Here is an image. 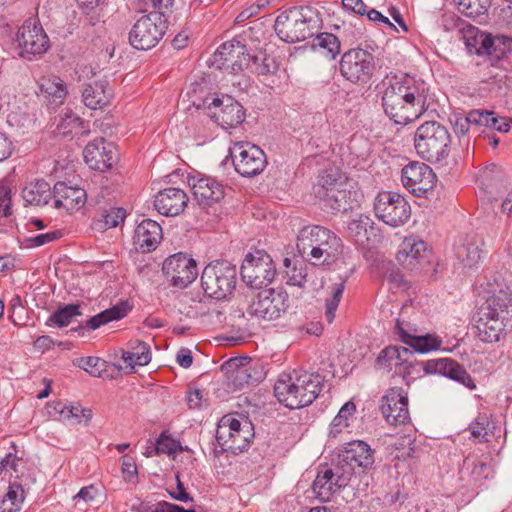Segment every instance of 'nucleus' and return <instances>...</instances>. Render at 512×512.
Returning <instances> with one entry per match:
<instances>
[{"label":"nucleus","mask_w":512,"mask_h":512,"mask_svg":"<svg viewBox=\"0 0 512 512\" xmlns=\"http://www.w3.org/2000/svg\"><path fill=\"white\" fill-rule=\"evenodd\" d=\"M382 86L384 113L395 124L411 123L429 108V86L420 78L408 74L387 76Z\"/></svg>","instance_id":"nucleus-1"},{"label":"nucleus","mask_w":512,"mask_h":512,"mask_svg":"<svg viewBox=\"0 0 512 512\" xmlns=\"http://www.w3.org/2000/svg\"><path fill=\"white\" fill-rule=\"evenodd\" d=\"M512 321V292L500 290L480 307L476 319L478 338L485 343L499 342Z\"/></svg>","instance_id":"nucleus-2"},{"label":"nucleus","mask_w":512,"mask_h":512,"mask_svg":"<svg viewBox=\"0 0 512 512\" xmlns=\"http://www.w3.org/2000/svg\"><path fill=\"white\" fill-rule=\"evenodd\" d=\"M319 374L293 371L281 374L274 385L277 400L289 409L309 406L318 397L322 388Z\"/></svg>","instance_id":"nucleus-3"},{"label":"nucleus","mask_w":512,"mask_h":512,"mask_svg":"<svg viewBox=\"0 0 512 512\" xmlns=\"http://www.w3.org/2000/svg\"><path fill=\"white\" fill-rule=\"evenodd\" d=\"M296 248L303 259L313 264L325 263L342 253V240L325 227L308 225L298 232Z\"/></svg>","instance_id":"nucleus-4"},{"label":"nucleus","mask_w":512,"mask_h":512,"mask_svg":"<svg viewBox=\"0 0 512 512\" xmlns=\"http://www.w3.org/2000/svg\"><path fill=\"white\" fill-rule=\"evenodd\" d=\"M450 142L447 128L436 121L423 123L414 135L417 154L429 162H439L446 158L449 154Z\"/></svg>","instance_id":"nucleus-5"},{"label":"nucleus","mask_w":512,"mask_h":512,"mask_svg":"<svg viewBox=\"0 0 512 512\" xmlns=\"http://www.w3.org/2000/svg\"><path fill=\"white\" fill-rule=\"evenodd\" d=\"M237 284L236 266L228 261H215L202 271L201 286L206 295L217 300L232 294Z\"/></svg>","instance_id":"nucleus-6"},{"label":"nucleus","mask_w":512,"mask_h":512,"mask_svg":"<svg viewBox=\"0 0 512 512\" xmlns=\"http://www.w3.org/2000/svg\"><path fill=\"white\" fill-rule=\"evenodd\" d=\"M253 436L252 423L247 419L240 421L232 415L223 416L216 429V441L221 452H243L249 447Z\"/></svg>","instance_id":"nucleus-7"},{"label":"nucleus","mask_w":512,"mask_h":512,"mask_svg":"<svg viewBox=\"0 0 512 512\" xmlns=\"http://www.w3.org/2000/svg\"><path fill=\"white\" fill-rule=\"evenodd\" d=\"M312 13L310 7H291L281 12L274 24L276 35L284 42L296 43L303 41L312 35L310 28Z\"/></svg>","instance_id":"nucleus-8"},{"label":"nucleus","mask_w":512,"mask_h":512,"mask_svg":"<svg viewBox=\"0 0 512 512\" xmlns=\"http://www.w3.org/2000/svg\"><path fill=\"white\" fill-rule=\"evenodd\" d=\"M167 20L162 12H151L140 17L129 32V43L137 50L155 47L165 35Z\"/></svg>","instance_id":"nucleus-9"},{"label":"nucleus","mask_w":512,"mask_h":512,"mask_svg":"<svg viewBox=\"0 0 512 512\" xmlns=\"http://www.w3.org/2000/svg\"><path fill=\"white\" fill-rule=\"evenodd\" d=\"M288 307V294L281 290L264 289L248 303L246 313L258 320L273 321L281 317Z\"/></svg>","instance_id":"nucleus-10"},{"label":"nucleus","mask_w":512,"mask_h":512,"mask_svg":"<svg viewBox=\"0 0 512 512\" xmlns=\"http://www.w3.org/2000/svg\"><path fill=\"white\" fill-rule=\"evenodd\" d=\"M376 217L391 227L404 225L411 216V208L406 199L398 193L382 191L374 201Z\"/></svg>","instance_id":"nucleus-11"},{"label":"nucleus","mask_w":512,"mask_h":512,"mask_svg":"<svg viewBox=\"0 0 512 512\" xmlns=\"http://www.w3.org/2000/svg\"><path fill=\"white\" fill-rule=\"evenodd\" d=\"M276 268L269 254L257 250L248 254L241 266V277L251 288L261 289L274 279Z\"/></svg>","instance_id":"nucleus-12"},{"label":"nucleus","mask_w":512,"mask_h":512,"mask_svg":"<svg viewBox=\"0 0 512 512\" xmlns=\"http://www.w3.org/2000/svg\"><path fill=\"white\" fill-rule=\"evenodd\" d=\"M235 171L243 177H254L267 165L264 151L249 142H237L230 148Z\"/></svg>","instance_id":"nucleus-13"},{"label":"nucleus","mask_w":512,"mask_h":512,"mask_svg":"<svg viewBox=\"0 0 512 512\" xmlns=\"http://www.w3.org/2000/svg\"><path fill=\"white\" fill-rule=\"evenodd\" d=\"M374 69V56L364 49H351L342 55L341 74L352 83H366Z\"/></svg>","instance_id":"nucleus-14"},{"label":"nucleus","mask_w":512,"mask_h":512,"mask_svg":"<svg viewBox=\"0 0 512 512\" xmlns=\"http://www.w3.org/2000/svg\"><path fill=\"white\" fill-rule=\"evenodd\" d=\"M17 42L21 49L20 56L31 60L32 56L45 53L49 47V39L36 19H28L17 32Z\"/></svg>","instance_id":"nucleus-15"},{"label":"nucleus","mask_w":512,"mask_h":512,"mask_svg":"<svg viewBox=\"0 0 512 512\" xmlns=\"http://www.w3.org/2000/svg\"><path fill=\"white\" fill-rule=\"evenodd\" d=\"M162 271L167 281L180 289L186 288L198 275L195 260L184 253L168 257L163 263Z\"/></svg>","instance_id":"nucleus-16"},{"label":"nucleus","mask_w":512,"mask_h":512,"mask_svg":"<svg viewBox=\"0 0 512 512\" xmlns=\"http://www.w3.org/2000/svg\"><path fill=\"white\" fill-rule=\"evenodd\" d=\"M250 54L246 46L233 39L223 43L213 54L212 64L220 70L238 74L249 66Z\"/></svg>","instance_id":"nucleus-17"},{"label":"nucleus","mask_w":512,"mask_h":512,"mask_svg":"<svg viewBox=\"0 0 512 512\" xmlns=\"http://www.w3.org/2000/svg\"><path fill=\"white\" fill-rule=\"evenodd\" d=\"M403 186L416 197H424L436 183L433 170L425 163L411 162L401 171Z\"/></svg>","instance_id":"nucleus-18"},{"label":"nucleus","mask_w":512,"mask_h":512,"mask_svg":"<svg viewBox=\"0 0 512 512\" xmlns=\"http://www.w3.org/2000/svg\"><path fill=\"white\" fill-rule=\"evenodd\" d=\"M350 471H342L341 467L320 470L312 484V493L321 502H327L341 488L348 485Z\"/></svg>","instance_id":"nucleus-19"},{"label":"nucleus","mask_w":512,"mask_h":512,"mask_svg":"<svg viewBox=\"0 0 512 512\" xmlns=\"http://www.w3.org/2000/svg\"><path fill=\"white\" fill-rule=\"evenodd\" d=\"M374 464V451L364 441H352L338 455L337 466L342 471H350L351 479L356 468L369 469Z\"/></svg>","instance_id":"nucleus-20"},{"label":"nucleus","mask_w":512,"mask_h":512,"mask_svg":"<svg viewBox=\"0 0 512 512\" xmlns=\"http://www.w3.org/2000/svg\"><path fill=\"white\" fill-rule=\"evenodd\" d=\"M380 410L391 425H402L410 421L407 393L398 387L387 390L381 398Z\"/></svg>","instance_id":"nucleus-21"},{"label":"nucleus","mask_w":512,"mask_h":512,"mask_svg":"<svg viewBox=\"0 0 512 512\" xmlns=\"http://www.w3.org/2000/svg\"><path fill=\"white\" fill-rule=\"evenodd\" d=\"M83 157L91 169L104 172L116 163L117 150L113 143L104 138H98L86 145Z\"/></svg>","instance_id":"nucleus-22"},{"label":"nucleus","mask_w":512,"mask_h":512,"mask_svg":"<svg viewBox=\"0 0 512 512\" xmlns=\"http://www.w3.org/2000/svg\"><path fill=\"white\" fill-rule=\"evenodd\" d=\"M208 108L223 129L236 127L245 119L243 106L229 96L222 99L214 98Z\"/></svg>","instance_id":"nucleus-23"},{"label":"nucleus","mask_w":512,"mask_h":512,"mask_svg":"<svg viewBox=\"0 0 512 512\" xmlns=\"http://www.w3.org/2000/svg\"><path fill=\"white\" fill-rule=\"evenodd\" d=\"M426 374H440L459 382L470 390L476 385L470 374L457 361L451 358L431 359L422 363Z\"/></svg>","instance_id":"nucleus-24"},{"label":"nucleus","mask_w":512,"mask_h":512,"mask_svg":"<svg viewBox=\"0 0 512 512\" xmlns=\"http://www.w3.org/2000/svg\"><path fill=\"white\" fill-rule=\"evenodd\" d=\"M187 203V194L184 190L176 187L163 189L154 198L155 209L164 216H177L181 214Z\"/></svg>","instance_id":"nucleus-25"},{"label":"nucleus","mask_w":512,"mask_h":512,"mask_svg":"<svg viewBox=\"0 0 512 512\" xmlns=\"http://www.w3.org/2000/svg\"><path fill=\"white\" fill-rule=\"evenodd\" d=\"M315 194L324 200L325 205L334 212H347L359 205V193L340 184L337 188H329V192L315 191Z\"/></svg>","instance_id":"nucleus-26"},{"label":"nucleus","mask_w":512,"mask_h":512,"mask_svg":"<svg viewBox=\"0 0 512 512\" xmlns=\"http://www.w3.org/2000/svg\"><path fill=\"white\" fill-rule=\"evenodd\" d=\"M191 189L194 199L200 206H210L224 197V187L212 177H200L193 180Z\"/></svg>","instance_id":"nucleus-27"},{"label":"nucleus","mask_w":512,"mask_h":512,"mask_svg":"<svg viewBox=\"0 0 512 512\" xmlns=\"http://www.w3.org/2000/svg\"><path fill=\"white\" fill-rule=\"evenodd\" d=\"M162 239V228L154 220L144 219L135 229L133 240L142 252L155 250Z\"/></svg>","instance_id":"nucleus-28"},{"label":"nucleus","mask_w":512,"mask_h":512,"mask_svg":"<svg viewBox=\"0 0 512 512\" xmlns=\"http://www.w3.org/2000/svg\"><path fill=\"white\" fill-rule=\"evenodd\" d=\"M478 183L489 200H497L498 196L506 190L504 175L495 164L479 172Z\"/></svg>","instance_id":"nucleus-29"},{"label":"nucleus","mask_w":512,"mask_h":512,"mask_svg":"<svg viewBox=\"0 0 512 512\" xmlns=\"http://www.w3.org/2000/svg\"><path fill=\"white\" fill-rule=\"evenodd\" d=\"M484 241L476 235L466 236L456 247V255L465 266L473 267L477 265L485 251L483 249Z\"/></svg>","instance_id":"nucleus-30"},{"label":"nucleus","mask_w":512,"mask_h":512,"mask_svg":"<svg viewBox=\"0 0 512 512\" xmlns=\"http://www.w3.org/2000/svg\"><path fill=\"white\" fill-rule=\"evenodd\" d=\"M112 96V91L108 86V82L104 79L95 80L86 84L82 98L85 106L90 109H98L106 106Z\"/></svg>","instance_id":"nucleus-31"},{"label":"nucleus","mask_w":512,"mask_h":512,"mask_svg":"<svg viewBox=\"0 0 512 512\" xmlns=\"http://www.w3.org/2000/svg\"><path fill=\"white\" fill-rule=\"evenodd\" d=\"M425 251L426 244L424 241L412 236L407 237L400 245L397 260L404 267L412 268Z\"/></svg>","instance_id":"nucleus-32"},{"label":"nucleus","mask_w":512,"mask_h":512,"mask_svg":"<svg viewBox=\"0 0 512 512\" xmlns=\"http://www.w3.org/2000/svg\"><path fill=\"white\" fill-rule=\"evenodd\" d=\"M412 352L408 348L390 346L383 349L376 359V367L379 370L390 372L394 367L408 360Z\"/></svg>","instance_id":"nucleus-33"},{"label":"nucleus","mask_w":512,"mask_h":512,"mask_svg":"<svg viewBox=\"0 0 512 512\" xmlns=\"http://www.w3.org/2000/svg\"><path fill=\"white\" fill-rule=\"evenodd\" d=\"M230 369V379L236 388H242L245 384H250L257 381L258 378L252 375L255 368L252 365L251 359L245 358L243 361L239 359H231L227 362Z\"/></svg>","instance_id":"nucleus-34"},{"label":"nucleus","mask_w":512,"mask_h":512,"mask_svg":"<svg viewBox=\"0 0 512 512\" xmlns=\"http://www.w3.org/2000/svg\"><path fill=\"white\" fill-rule=\"evenodd\" d=\"M51 194L50 184L44 180L32 182L22 190V198L25 203L35 206L47 204Z\"/></svg>","instance_id":"nucleus-35"},{"label":"nucleus","mask_w":512,"mask_h":512,"mask_svg":"<svg viewBox=\"0 0 512 512\" xmlns=\"http://www.w3.org/2000/svg\"><path fill=\"white\" fill-rule=\"evenodd\" d=\"M439 25L446 32H451L454 30H458L463 33L465 39L476 38L478 30L476 27L471 24L466 23L459 16H457L454 12L446 11L444 12L440 19Z\"/></svg>","instance_id":"nucleus-36"},{"label":"nucleus","mask_w":512,"mask_h":512,"mask_svg":"<svg viewBox=\"0 0 512 512\" xmlns=\"http://www.w3.org/2000/svg\"><path fill=\"white\" fill-rule=\"evenodd\" d=\"M87 202L86 190L77 183L66 181V212L84 214Z\"/></svg>","instance_id":"nucleus-37"},{"label":"nucleus","mask_w":512,"mask_h":512,"mask_svg":"<svg viewBox=\"0 0 512 512\" xmlns=\"http://www.w3.org/2000/svg\"><path fill=\"white\" fill-rule=\"evenodd\" d=\"M42 91L46 94L47 107L56 111L64 103V86L61 78L53 76L44 80L41 85Z\"/></svg>","instance_id":"nucleus-38"},{"label":"nucleus","mask_w":512,"mask_h":512,"mask_svg":"<svg viewBox=\"0 0 512 512\" xmlns=\"http://www.w3.org/2000/svg\"><path fill=\"white\" fill-rule=\"evenodd\" d=\"M128 309L126 305H116L106 309L88 319L85 323L87 329L95 330L111 321L122 319L126 316Z\"/></svg>","instance_id":"nucleus-39"},{"label":"nucleus","mask_w":512,"mask_h":512,"mask_svg":"<svg viewBox=\"0 0 512 512\" xmlns=\"http://www.w3.org/2000/svg\"><path fill=\"white\" fill-rule=\"evenodd\" d=\"M131 349L132 351H124L122 353V359L129 366H144L151 361L150 348L145 342L136 340L134 343H131Z\"/></svg>","instance_id":"nucleus-40"},{"label":"nucleus","mask_w":512,"mask_h":512,"mask_svg":"<svg viewBox=\"0 0 512 512\" xmlns=\"http://www.w3.org/2000/svg\"><path fill=\"white\" fill-rule=\"evenodd\" d=\"M312 46L326 51V56L331 59H335L341 51V43L338 37L328 32L317 34L312 41Z\"/></svg>","instance_id":"nucleus-41"},{"label":"nucleus","mask_w":512,"mask_h":512,"mask_svg":"<svg viewBox=\"0 0 512 512\" xmlns=\"http://www.w3.org/2000/svg\"><path fill=\"white\" fill-rule=\"evenodd\" d=\"M286 267L287 284L297 287H303L307 277V265L304 261H295L291 267V260L284 259Z\"/></svg>","instance_id":"nucleus-42"},{"label":"nucleus","mask_w":512,"mask_h":512,"mask_svg":"<svg viewBox=\"0 0 512 512\" xmlns=\"http://www.w3.org/2000/svg\"><path fill=\"white\" fill-rule=\"evenodd\" d=\"M458 10L470 18H477L487 13L491 0H453Z\"/></svg>","instance_id":"nucleus-43"},{"label":"nucleus","mask_w":512,"mask_h":512,"mask_svg":"<svg viewBox=\"0 0 512 512\" xmlns=\"http://www.w3.org/2000/svg\"><path fill=\"white\" fill-rule=\"evenodd\" d=\"M463 470L470 471L474 481L487 479L492 473V468L486 460L475 457H467L463 462Z\"/></svg>","instance_id":"nucleus-44"},{"label":"nucleus","mask_w":512,"mask_h":512,"mask_svg":"<svg viewBox=\"0 0 512 512\" xmlns=\"http://www.w3.org/2000/svg\"><path fill=\"white\" fill-rule=\"evenodd\" d=\"M66 422L68 425H81L87 427L92 419V410L83 408L81 404L73 402L66 406Z\"/></svg>","instance_id":"nucleus-45"},{"label":"nucleus","mask_w":512,"mask_h":512,"mask_svg":"<svg viewBox=\"0 0 512 512\" xmlns=\"http://www.w3.org/2000/svg\"><path fill=\"white\" fill-rule=\"evenodd\" d=\"M442 345V339L436 334H417L409 344L416 352L428 353L438 350Z\"/></svg>","instance_id":"nucleus-46"},{"label":"nucleus","mask_w":512,"mask_h":512,"mask_svg":"<svg viewBox=\"0 0 512 512\" xmlns=\"http://www.w3.org/2000/svg\"><path fill=\"white\" fill-rule=\"evenodd\" d=\"M348 232L355 238L356 242L363 243L364 239L368 240V229L373 228V221L370 217L359 215L348 223Z\"/></svg>","instance_id":"nucleus-47"},{"label":"nucleus","mask_w":512,"mask_h":512,"mask_svg":"<svg viewBox=\"0 0 512 512\" xmlns=\"http://www.w3.org/2000/svg\"><path fill=\"white\" fill-rule=\"evenodd\" d=\"M345 283L346 279H340L338 282L333 283L330 288L331 297L326 300L325 305V317L329 323H331L335 318V312L344 292Z\"/></svg>","instance_id":"nucleus-48"},{"label":"nucleus","mask_w":512,"mask_h":512,"mask_svg":"<svg viewBox=\"0 0 512 512\" xmlns=\"http://www.w3.org/2000/svg\"><path fill=\"white\" fill-rule=\"evenodd\" d=\"M494 428L495 424L487 414H480L469 426L471 435L480 442L488 441V435L493 432Z\"/></svg>","instance_id":"nucleus-49"},{"label":"nucleus","mask_w":512,"mask_h":512,"mask_svg":"<svg viewBox=\"0 0 512 512\" xmlns=\"http://www.w3.org/2000/svg\"><path fill=\"white\" fill-rule=\"evenodd\" d=\"M395 333L404 344L409 345L412 338L418 334V329L415 324L405 320L402 313L401 317L396 320Z\"/></svg>","instance_id":"nucleus-50"},{"label":"nucleus","mask_w":512,"mask_h":512,"mask_svg":"<svg viewBox=\"0 0 512 512\" xmlns=\"http://www.w3.org/2000/svg\"><path fill=\"white\" fill-rule=\"evenodd\" d=\"M468 120L475 126H494L499 122L498 117L493 111L472 110L468 113Z\"/></svg>","instance_id":"nucleus-51"},{"label":"nucleus","mask_w":512,"mask_h":512,"mask_svg":"<svg viewBox=\"0 0 512 512\" xmlns=\"http://www.w3.org/2000/svg\"><path fill=\"white\" fill-rule=\"evenodd\" d=\"M104 361L97 357H81L73 360V364L79 367L90 375L97 377L103 371Z\"/></svg>","instance_id":"nucleus-52"},{"label":"nucleus","mask_w":512,"mask_h":512,"mask_svg":"<svg viewBox=\"0 0 512 512\" xmlns=\"http://www.w3.org/2000/svg\"><path fill=\"white\" fill-rule=\"evenodd\" d=\"M179 450V443L170 436L162 433L155 443L156 454H168L172 455L177 453Z\"/></svg>","instance_id":"nucleus-53"},{"label":"nucleus","mask_w":512,"mask_h":512,"mask_svg":"<svg viewBox=\"0 0 512 512\" xmlns=\"http://www.w3.org/2000/svg\"><path fill=\"white\" fill-rule=\"evenodd\" d=\"M340 184L335 171H326L319 177L318 188L315 191L329 192V188H337Z\"/></svg>","instance_id":"nucleus-54"},{"label":"nucleus","mask_w":512,"mask_h":512,"mask_svg":"<svg viewBox=\"0 0 512 512\" xmlns=\"http://www.w3.org/2000/svg\"><path fill=\"white\" fill-rule=\"evenodd\" d=\"M126 217L125 210L121 208L111 209L103 216L105 227L114 228L124 221Z\"/></svg>","instance_id":"nucleus-55"},{"label":"nucleus","mask_w":512,"mask_h":512,"mask_svg":"<svg viewBox=\"0 0 512 512\" xmlns=\"http://www.w3.org/2000/svg\"><path fill=\"white\" fill-rule=\"evenodd\" d=\"M266 60L265 56L250 55L249 66L245 67V69H250L259 75H265L270 72V66L266 63Z\"/></svg>","instance_id":"nucleus-56"},{"label":"nucleus","mask_w":512,"mask_h":512,"mask_svg":"<svg viewBox=\"0 0 512 512\" xmlns=\"http://www.w3.org/2000/svg\"><path fill=\"white\" fill-rule=\"evenodd\" d=\"M356 410L353 402H346L339 410L337 416L333 419L334 426H348L347 420Z\"/></svg>","instance_id":"nucleus-57"},{"label":"nucleus","mask_w":512,"mask_h":512,"mask_svg":"<svg viewBox=\"0 0 512 512\" xmlns=\"http://www.w3.org/2000/svg\"><path fill=\"white\" fill-rule=\"evenodd\" d=\"M0 213L4 217L11 215V190L3 183H0Z\"/></svg>","instance_id":"nucleus-58"},{"label":"nucleus","mask_w":512,"mask_h":512,"mask_svg":"<svg viewBox=\"0 0 512 512\" xmlns=\"http://www.w3.org/2000/svg\"><path fill=\"white\" fill-rule=\"evenodd\" d=\"M450 121L457 136H464L472 125L468 120V114L466 116L454 115Z\"/></svg>","instance_id":"nucleus-59"},{"label":"nucleus","mask_w":512,"mask_h":512,"mask_svg":"<svg viewBox=\"0 0 512 512\" xmlns=\"http://www.w3.org/2000/svg\"><path fill=\"white\" fill-rule=\"evenodd\" d=\"M19 462H22V458L18 457L15 453L9 452L0 461V473L3 471L12 470L18 473Z\"/></svg>","instance_id":"nucleus-60"},{"label":"nucleus","mask_w":512,"mask_h":512,"mask_svg":"<svg viewBox=\"0 0 512 512\" xmlns=\"http://www.w3.org/2000/svg\"><path fill=\"white\" fill-rule=\"evenodd\" d=\"M61 236V232L54 231V232H48L39 234L35 237L29 238L27 241L29 242L30 247H39L46 243L52 242L55 239L59 238Z\"/></svg>","instance_id":"nucleus-61"},{"label":"nucleus","mask_w":512,"mask_h":512,"mask_svg":"<svg viewBox=\"0 0 512 512\" xmlns=\"http://www.w3.org/2000/svg\"><path fill=\"white\" fill-rule=\"evenodd\" d=\"M122 473L124 474V479L126 481H133L134 478L137 477V466L133 459L128 456H124L122 459Z\"/></svg>","instance_id":"nucleus-62"},{"label":"nucleus","mask_w":512,"mask_h":512,"mask_svg":"<svg viewBox=\"0 0 512 512\" xmlns=\"http://www.w3.org/2000/svg\"><path fill=\"white\" fill-rule=\"evenodd\" d=\"M96 488L94 486H87L80 489V491L72 497V501L76 502V505L80 502L88 504L95 499Z\"/></svg>","instance_id":"nucleus-63"},{"label":"nucleus","mask_w":512,"mask_h":512,"mask_svg":"<svg viewBox=\"0 0 512 512\" xmlns=\"http://www.w3.org/2000/svg\"><path fill=\"white\" fill-rule=\"evenodd\" d=\"M154 512H195V510L184 509L176 504L163 501L156 505Z\"/></svg>","instance_id":"nucleus-64"}]
</instances>
